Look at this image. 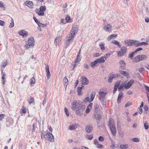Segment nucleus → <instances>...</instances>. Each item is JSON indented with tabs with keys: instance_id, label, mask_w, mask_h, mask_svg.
<instances>
[{
	"instance_id": "nucleus-30",
	"label": "nucleus",
	"mask_w": 149,
	"mask_h": 149,
	"mask_svg": "<svg viewBox=\"0 0 149 149\" xmlns=\"http://www.w3.org/2000/svg\"><path fill=\"white\" fill-rule=\"evenodd\" d=\"M129 113L128 112H127L125 113V118L126 120H127L128 122L130 121V116L129 115Z\"/></svg>"
},
{
	"instance_id": "nucleus-32",
	"label": "nucleus",
	"mask_w": 149,
	"mask_h": 149,
	"mask_svg": "<svg viewBox=\"0 0 149 149\" xmlns=\"http://www.w3.org/2000/svg\"><path fill=\"white\" fill-rule=\"evenodd\" d=\"M97 63L96 60H95L93 62H91L90 65L93 68L96 66V65L97 64Z\"/></svg>"
},
{
	"instance_id": "nucleus-64",
	"label": "nucleus",
	"mask_w": 149,
	"mask_h": 149,
	"mask_svg": "<svg viewBox=\"0 0 149 149\" xmlns=\"http://www.w3.org/2000/svg\"><path fill=\"white\" fill-rule=\"evenodd\" d=\"M144 68H141L139 69V71L141 73H143L144 72Z\"/></svg>"
},
{
	"instance_id": "nucleus-47",
	"label": "nucleus",
	"mask_w": 149,
	"mask_h": 149,
	"mask_svg": "<svg viewBox=\"0 0 149 149\" xmlns=\"http://www.w3.org/2000/svg\"><path fill=\"white\" fill-rule=\"evenodd\" d=\"M11 22L10 23L9 27L10 28H12L14 26V23L13 22V19L12 18V19L11 20Z\"/></svg>"
},
{
	"instance_id": "nucleus-55",
	"label": "nucleus",
	"mask_w": 149,
	"mask_h": 149,
	"mask_svg": "<svg viewBox=\"0 0 149 149\" xmlns=\"http://www.w3.org/2000/svg\"><path fill=\"white\" fill-rule=\"evenodd\" d=\"M35 22L37 23V24L38 25L40 23V22L38 21V19L34 16L33 17Z\"/></svg>"
},
{
	"instance_id": "nucleus-2",
	"label": "nucleus",
	"mask_w": 149,
	"mask_h": 149,
	"mask_svg": "<svg viewBox=\"0 0 149 149\" xmlns=\"http://www.w3.org/2000/svg\"><path fill=\"white\" fill-rule=\"evenodd\" d=\"M78 30L79 29L77 25H74L73 26L72 29L71 30L72 33L68 35L66 37V47H68L71 43L72 42L74 35L77 32Z\"/></svg>"
},
{
	"instance_id": "nucleus-16",
	"label": "nucleus",
	"mask_w": 149,
	"mask_h": 149,
	"mask_svg": "<svg viewBox=\"0 0 149 149\" xmlns=\"http://www.w3.org/2000/svg\"><path fill=\"white\" fill-rule=\"evenodd\" d=\"M13 123V119L12 118H8L6 121V125H12Z\"/></svg>"
},
{
	"instance_id": "nucleus-34",
	"label": "nucleus",
	"mask_w": 149,
	"mask_h": 149,
	"mask_svg": "<svg viewBox=\"0 0 149 149\" xmlns=\"http://www.w3.org/2000/svg\"><path fill=\"white\" fill-rule=\"evenodd\" d=\"M120 149H125L127 148L128 147L127 144H121L120 145Z\"/></svg>"
},
{
	"instance_id": "nucleus-36",
	"label": "nucleus",
	"mask_w": 149,
	"mask_h": 149,
	"mask_svg": "<svg viewBox=\"0 0 149 149\" xmlns=\"http://www.w3.org/2000/svg\"><path fill=\"white\" fill-rule=\"evenodd\" d=\"M34 101V99L33 97L31 96H30V98L29 100H28V102L29 104H31L33 103Z\"/></svg>"
},
{
	"instance_id": "nucleus-28",
	"label": "nucleus",
	"mask_w": 149,
	"mask_h": 149,
	"mask_svg": "<svg viewBox=\"0 0 149 149\" xmlns=\"http://www.w3.org/2000/svg\"><path fill=\"white\" fill-rule=\"evenodd\" d=\"M112 42L113 44L117 45L119 48L121 47V46L118 41L116 40H113L112 41Z\"/></svg>"
},
{
	"instance_id": "nucleus-6",
	"label": "nucleus",
	"mask_w": 149,
	"mask_h": 149,
	"mask_svg": "<svg viewBox=\"0 0 149 149\" xmlns=\"http://www.w3.org/2000/svg\"><path fill=\"white\" fill-rule=\"evenodd\" d=\"M46 139L51 142H53L54 141V138L52 133L48 131Z\"/></svg>"
},
{
	"instance_id": "nucleus-12",
	"label": "nucleus",
	"mask_w": 149,
	"mask_h": 149,
	"mask_svg": "<svg viewBox=\"0 0 149 149\" xmlns=\"http://www.w3.org/2000/svg\"><path fill=\"white\" fill-rule=\"evenodd\" d=\"M107 93L104 92V91H100L99 92V94L100 95V97L99 99H104L105 98V97Z\"/></svg>"
},
{
	"instance_id": "nucleus-27",
	"label": "nucleus",
	"mask_w": 149,
	"mask_h": 149,
	"mask_svg": "<svg viewBox=\"0 0 149 149\" xmlns=\"http://www.w3.org/2000/svg\"><path fill=\"white\" fill-rule=\"evenodd\" d=\"M125 83H121L119 86H118V91H122L123 90V87H124Z\"/></svg>"
},
{
	"instance_id": "nucleus-26",
	"label": "nucleus",
	"mask_w": 149,
	"mask_h": 149,
	"mask_svg": "<svg viewBox=\"0 0 149 149\" xmlns=\"http://www.w3.org/2000/svg\"><path fill=\"white\" fill-rule=\"evenodd\" d=\"M36 12L38 14V15L40 16H43L44 15V12L41 11V10H35Z\"/></svg>"
},
{
	"instance_id": "nucleus-63",
	"label": "nucleus",
	"mask_w": 149,
	"mask_h": 149,
	"mask_svg": "<svg viewBox=\"0 0 149 149\" xmlns=\"http://www.w3.org/2000/svg\"><path fill=\"white\" fill-rule=\"evenodd\" d=\"M38 26H39V27H44L46 26V25H45L42 24V23H41L40 22L38 24Z\"/></svg>"
},
{
	"instance_id": "nucleus-57",
	"label": "nucleus",
	"mask_w": 149,
	"mask_h": 149,
	"mask_svg": "<svg viewBox=\"0 0 149 149\" xmlns=\"http://www.w3.org/2000/svg\"><path fill=\"white\" fill-rule=\"evenodd\" d=\"M110 54H107L104 55V56L103 57H104V59L105 61L106 60L107 58L108 57H109L110 56Z\"/></svg>"
},
{
	"instance_id": "nucleus-42",
	"label": "nucleus",
	"mask_w": 149,
	"mask_h": 149,
	"mask_svg": "<svg viewBox=\"0 0 149 149\" xmlns=\"http://www.w3.org/2000/svg\"><path fill=\"white\" fill-rule=\"evenodd\" d=\"M125 54L124 53V52H122V51L120 50L119 52H118V56H121L124 55Z\"/></svg>"
},
{
	"instance_id": "nucleus-62",
	"label": "nucleus",
	"mask_w": 149,
	"mask_h": 149,
	"mask_svg": "<svg viewBox=\"0 0 149 149\" xmlns=\"http://www.w3.org/2000/svg\"><path fill=\"white\" fill-rule=\"evenodd\" d=\"M90 109H91V108L87 107L86 110V113L87 114L89 113L90 111Z\"/></svg>"
},
{
	"instance_id": "nucleus-22",
	"label": "nucleus",
	"mask_w": 149,
	"mask_h": 149,
	"mask_svg": "<svg viewBox=\"0 0 149 149\" xmlns=\"http://www.w3.org/2000/svg\"><path fill=\"white\" fill-rule=\"evenodd\" d=\"M84 86H82L81 87L78 86L77 88V92H78V95H82V93L81 91L82 89H83Z\"/></svg>"
},
{
	"instance_id": "nucleus-59",
	"label": "nucleus",
	"mask_w": 149,
	"mask_h": 149,
	"mask_svg": "<svg viewBox=\"0 0 149 149\" xmlns=\"http://www.w3.org/2000/svg\"><path fill=\"white\" fill-rule=\"evenodd\" d=\"M98 140L101 142L103 141L104 140V137L102 136H100L98 138Z\"/></svg>"
},
{
	"instance_id": "nucleus-17",
	"label": "nucleus",
	"mask_w": 149,
	"mask_h": 149,
	"mask_svg": "<svg viewBox=\"0 0 149 149\" xmlns=\"http://www.w3.org/2000/svg\"><path fill=\"white\" fill-rule=\"evenodd\" d=\"M25 3L26 5L28 6L30 8H32L33 3L31 1H27L25 2Z\"/></svg>"
},
{
	"instance_id": "nucleus-15",
	"label": "nucleus",
	"mask_w": 149,
	"mask_h": 149,
	"mask_svg": "<svg viewBox=\"0 0 149 149\" xmlns=\"http://www.w3.org/2000/svg\"><path fill=\"white\" fill-rule=\"evenodd\" d=\"M47 132H43L42 131L41 132V138L42 139H46L47 135Z\"/></svg>"
},
{
	"instance_id": "nucleus-18",
	"label": "nucleus",
	"mask_w": 149,
	"mask_h": 149,
	"mask_svg": "<svg viewBox=\"0 0 149 149\" xmlns=\"http://www.w3.org/2000/svg\"><path fill=\"white\" fill-rule=\"evenodd\" d=\"M97 63H101L105 62V60L104 59V57L102 56L96 60Z\"/></svg>"
},
{
	"instance_id": "nucleus-23",
	"label": "nucleus",
	"mask_w": 149,
	"mask_h": 149,
	"mask_svg": "<svg viewBox=\"0 0 149 149\" xmlns=\"http://www.w3.org/2000/svg\"><path fill=\"white\" fill-rule=\"evenodd\" d=\"M104 29L107 31H108L111 29L110 25L109 24H107L105 26Z\"/></svg>"
},
{
	"instance_id": "nucleus-35",
	"label": "nucleus",
	"mask_w": 149,
	"mask_h": 149,
	"mask_svg": "<svg viewBox=\"0 0 149 149\" xmlns=\"http://www.w3.org/2000/svg\"><path fill=\"white\" fill-rule=\"evenodd\" d=\"M60 38L59 37H56L54 40V44L56 45H57L59 42H60Z\"/></svg>"
},
{
	"instance_id": "nucleus-14",
	"label": "nucleus",
	"mask_w": 149,
	"mask_h": 149,
	"mask_svg": "<svg viewBox=\"0 0 149 149\" xmlns=\"http://www.w3.org/2000/svg\"><path fill=\"white\" fill-rule=\"evenodd\" d=\"M95 109H94V114H97L98 111L100 110V108L99 107V105L97 104H95L94 106Z\"/></svg>"
},
{
	"instance_id": "nucleus-48",
	"label": "nucleus",
	"mask_w": 149,
	"mask_h": 149,
	"mask_svg": "<svg viewBox=\"0 0 149 149\" xmlns=\"http://www.w3.org/2000/svg\"><path fill=\"white\" fill-rule=\"evenodd\" d=\"M64 111L66 115L67 116H69V113L66 107H65L64 109Z\"/></svg>"
},
{
	"instance_id": "nucleus-29",
	"label": "nucleus",
	"mask_w": 149,
	"mask_h": 149,
	"mask_svg": "<svg viewBox=\"0 0 149 149\" xmlns=\"http://www.w3.org/2000/svg\"><path fill=\"white\" fill-rule=\"evenodd\" d=\"M63 81L64 85L66 86V87L68 85V80L66 76L64 77L63 79Z\"/></svg>"
},
{
	"instance_id": "nucleus-49",
	"label": "nucleus",
	"mask_w": 149,
	"mask_h": 149,
	"mask_svg": "<svg viewBox=\"0 0 149 149\" xmlns=\"http://www.w3.org/2000/svg\"><path fill=\"white\" fill-rule=\"evenodd\" d=\"M113 76L114 78L120 77V75L119 73L114 74V73L113 72Z\"/></svg>"
},
{
	"instance_id": "nucleus-8",
	"label": "nucleus",
	"mask_w": 149,
	"mask_h": 149,
	"mask_svg": "<svg viewBox=\"0 0 149 149\" xmlns=\"http://www.w3.org/2000/svg\"><path fill=\"white\" fill-rule=\"evenodd\" d=\"M18 33L20 36H21L23 37L26 36L28 35L27 32L24 31V30H21L19 31Z\"/></svg>"
},
{
	"instance_id": "nucleus-54",
	"label": "nucleus",
	"mask_w": 149,
	"mask_h": 149,
	"mask_svg": "<svg viewBox=\"0 0 149 149\" xmlns=\"http://www.w3.org/2000/svg\"><path fill=\"white\" fill-rule=\"evenodd\" d=\"M122 51V52H125L124 53L125 54L126 52L127 49L125 47H122L121 48V50Z\"/></svg>"
},
{
	"instance_id": "nucleus-60",
	"label": "nucleus",
	"mask_w": 149,
	"mask_h": 149,
	"mask_svg": "<svg viewBox=\"0 0 149 149\" xmlns=\"http://www.w3.org/2000/svg\"><path fill=\"white\" fill-rule=\"evenodd\" d=\"M65 19L67 22H69L70 19V17L69 16H67L65 17Z\"/></svg>"
},
{
	"instance_id": "nucleus-3",
	"label": "nucleus",
	"mask_w": 149,
	"mask_h": 149,
	"mask_svg": "<svg viewBox=\"0 0 149 149\" xmlns=\"http://www.w3.org/2000/svg\"><path fill=\"white\" fill-rule=\"evenodd\" d=\"M108 125L110 128L111 134L114 136H115L116 133V131L115 125L113 122H112L110 119L109 121Z\"/></svg>"
},
{
	"instance_id": "nucleus-9",
	"label": "nucleus",
	"mask_w": 149,
	"mask_h": 149,
	"mask_svg": "<svg viewBox=\"0 0 149 149\" xmlns=\"http://www.w3.org/2000/svg\"><path fill=\"white\" fill-rule=\"evenodd\" d=\"M120 64L119 68L124 70L125 69V61L122 60H120L119 62Z\"/></svg>"
},
{
	"instance_id": "nucleus-44",
	"label": "nucleus",
	"mask_w": 149,
	"mask_h": 149,
	"mask_svg": "<svg viewBox=\"0 0 149 149\" xmlns=\"http://www.w3.org/2000/svg\"><path fill=\"white\" fill-rule=\"evenodd\" d=\"M33 128L32 130V132H35L36 129L37 128V124H33Z\"/></svg>"
},
{
	"instance_id": "nucleus-40",
	"label": "nucleus",
	"mask_w": 149,
	"mask_h": 149,
	"mask_svg": "<svg viewBox=\"0 0 149 149\" xmlns=\"http://www.w3.org/2000/svg\"><path fill=\"white\" fill-rule=\"evenodd\" d=\"M39 10L44 12L46 10V7L45 6H41L39 8Z\"/></svg>"
},
{
	"instance_id": "nucleus-58",
	"label": "nucleus",
	"mask_w": 149,
	"mask_h": 149,
	"mask_svg": "<svg viewBox=\"0 0 149 149\" xmlns=\"http://www.w3.org/2000/svg\"><path fill=\"white\" fill-rule=\"evenodd\" d=\"M121 82V81H117L115 83L114 85L115 86H116L117 87H118L120 84Z\"/></svg>"
},
{
	"instance_id": "nucleus-61",
	"label": "nucleus",
	"mask_w": 149,
	"mask_h": 149,
	"mask_svg": "<svg viewBox=\"0 0 149 149\" xmlns=\"http://www.w3.org/2000/svg\"><path fill=\"white\" fill-rule=\"evenodd\" d=\"M87 136H88V137L87 138L89 140L92 139L93 137V136L92 134L88 135Z\"/></svg>"
},
{
	"instance_id": "nucleus-10",
	"label": "nucleus",
	"mask_w": 149,
	"mask_h": 149,
	"mask_svg": "<svg viewBox=\"0 0 149 149\" xmlns=\"http://www.w3.org/2000/svg\"><path fill=\"white\" fill-rule=\"evenodd\" d=\"M82 84L84 85H87L89 84L88 79L85 76L82 77Z\"/></svg>"
},
{
	"instance_id": "nucleus-7",
	"label": "nucleus",
	"mask_w": 149,
	"mask_h": 149,
	"mask_svg": "<svg viewBox=\"0 0 149 149\" xmlns=\"http://www.w3.org/2000/svg\"><path fill=\"white\" fill-rule=\"evenodd\" d=\"M93 127L92 125H87L85 127V130L87 133H90L93 130Z\"/></svg>"
},
{
	"instance_id": "nucleus-39",
	"label": "nucleus",
	"mask_w": 149,
	"mask_h": 149,
	"mask_svg": "<svg viewBox=\"0 0 149 149\" xmlns=\"http://www.w3.org/2000/svg\"><path fill=\"white\" fill-rule=\"evenodd\" d=\"M7 64V61H3L2 63L1 67L2 68H4L6 65Z\"/></svg>"
},
{
	"instance_id": "nucleus-11",
	"label": "nucleus",
	"mask_w": 149,
	"mask_h": 149,
	"mask_svg": "<svg viewBox=\"0 0 149 149\" xmlns=\"http://www.w3.org/2000/svg\"><path fill=\"white\" fill-rule=\"evenodd\" d=\"M119 72L120 74H122L123 75L125 76L127 78H128L129 77V74L127 72L120 70H119Z\"/></svg>"
},
{
	"instance_id": "nucleus-50",
	"label": "nucleus",
	"mask_w": 149,
	"mask_h": 149,
	"mask_svg": "<svg viewBox=\"0 0 149 149\" xmlns=\"http://www.w3.org/2000/svg\"><path fill=\"white\" fill-rule=\"evenodd\" d=\"M132 141L135 142H137L139 141V139L138 138H135L132 139Z\"/></svg>"
},
{
	"instance_id": "nucleus-46",
	"label": "nucleus",
	"mask_w": 149,
	"mask_h": 149,
	"mask_svg": "<svg viewBox=\"0 0 149 149\" xmlns=\"http://www.w3.org/2000/svg\"><path fill=\"white\" fill-rule=\"evenodd\" d=\"M148 44V43L146 42H141L139 43L138 45L137 46H140L141 45H147Z\"/></svg>"
},
{
	"instance_id": "nucleus-51",
	"label": "nucleus",
	"mask_w": 149,
	"mask_h": 149,
	"mask_svg": "<svg viewBox=\"0 0 149 149\" xmlns=\"http://www.w3.org/2000/svg\"><path fill=\"white\" fill-rule=\"evenodd\" d=\"M47 73L46 74V77L47 78V79H49L51 77V74L50 71H48L46 72Z\"/></svg>"
},
{
	"instance_id": "nucleus-33",
	"label": "nucleus",
	"mask_w": 149,
	"mask_h": 149,
	"mask_svg": "<svg viewBox=\"0 0 149 149\" xmlns=\"http://www.w3.org/2000/svg\"><path fill=\"white\" fill-rule=\"evenodd\" d=\"M117 36V35L116 34H113L110 35L109 36L107 39L108 40H110L112 38H113L114 37H116Z\"/></svg>"
},
{
	"instance_id": "nucleus-4",
	"label": "nucleus",
	"mask_w": 149,
	"mask_h": 149,
	"mask_svg": "<svg viewBox=\"0 0 149 149\" xmlns=\"http://www.w3.org/2000/svg\"><path fill=\"white\" fill-rule=\"evenodd\" d=\"M35 45V41L34 38L31 37L28 40V43L25 45V47L26 49H28L30 48H33Z\"/></svg>"
},
{
	"instance_id": "nucleus-5",
	"label": "nucleus",
	"mask_w": 149,
	"mask_h": 149,
	"mask_svg": "<svg viewBox=\"0 0 149 149\" xmlns=\"http://www.w3.org/2000/svg\"><path fill=\"white\" fill-rule=\"evenodd\" d=\"M148 58L147 55L144 54L138 55L135 58V60L136 62H138L141 61H143L146 60Z\"/></svg>"
},
{
	"instance_id": "nucleus-31",
	"label": "nucleus",
	"mask_w": 149,
	"mask_h": 149,
	"mask_svg": "<svg viewBox=\"0 0 149 149\" xmlns=\"http://www.w3.org/2000/svg\"><path fill=\"white\" fill-rule=\"evenodd\" d=\"M81 60V57L80 56H77V58H76L75 62V64H78L79 63L80 61Z\"/></svg>"
},
{
	"instance_id": "nucleus-25",
	"label": "nucleus",
	"mask_w": 149,
	"mask_h": 149,
	"mask_svg": "<svg viewBox=\"0 0 149 149\" xmlns=\"http://www.w3.org/2000/svg\"><path fill=\"white\" fill-rule=\"evenodd\" d=\"M138 42V41L133 40H131V46L134 45L136 47H138V46H137L139 44Z\"/></svg>"
},
{
	"instance_id": "nucleus-45",
	"label": "nucleus",
	"mask_w": 149,
	"mask_h": 149,
	"mask_svg": "<svg viewBox=\"0 0 149 149\" xmlns=\"http://www.w3.org/2000/svg\"><path fill=\"white\" fill-rule=\"evenodd\" d=\"M90 99L89 98V97H87L84 99L83 101V102L84 103H85L86 102H90Z\"/></svg>"
},
{
	"instance_id": "nucleus-13",
	"label": "nucleus",
	"mask_w": 149,
	"mask_h": 149,
	"mask_svg": "<svg viewBox=\"0 0 149 149\" xmlns=\"http://www.w3.org/2000/svg\"><path fill=\"white\" fill-rule=\"evenodd\" d=\"M123 96V92H120L118 94L117 99V103L118 104H119L121 102V98Z\"/></svg>"
},
{
	"instance_id": "nucleus-52",
	"label": "nucleus",
	"mask_w": 149,
	"mask_h": 149,
	"mask_svg": "<svg viewBox=\"0 0 149 149\" xmlns=\"http://www.w3.org/2000/svg\"><path fill=\"white\" fill-rule=\"evenodd\" d=\"M0 8H4L3 10L5 9V7L3 5V3L0 1Z\"/></svg>"
},
{
	"instance_id": "nucleus-53",
	"label": "nucleus",
	"mask_w": 149,
	"mask_h": 149,
	"mask_svg": "<svg viewBox=\"0 0 149 149\" xmlns=\"http://www.w3.org/2000/svg\"><path fill=\"white\" fill-rule=\"evenodd\" d=\"M125 44L127 46H130V40H125Z\"/></svg>"
},
{
	"instance_id": "nucleus-20",
	"label": "nucleus",
	"mask_w": 149,
	"mask_h": 149,
	"mask_svg": "<svg viewBox=\"0 0 149 149\" xmlns=\"http://www.w3.org/2000/svg\"><path fill=\"white\" fill-rule=\"evenodd\" d=\"M95 94L96 92L95 91H93L92 92L90 95L91 98H90V102H92L93 100L95 98Z\"/></svg>"
},
{
	"instance_id": "nucleus-37",
	"label": "nucleus",
	"mask_w": 149,
	"mask_h": 149,
	"mask_svg": "<svg viewBox=\"0 0 149 149\" xmlns=\"http://www.w3.org/2000/svg\"><path fill=\"white\" fill-rule=\"evenodd\" d=\"M35 78L34 77H33L31 79H30V82L31 84H35Z\"/></svg>"
},
{
	"instance_id": "nucleus-41",
	"label": "nucleus",
	"mask_w": 149,
	"mask_h": 149,
	"mask_svg": "<svg viewBox=\"0 0 149 149\" xmlns=\"http://www.w3.org/2000/svg\"><path fill=\"white\" fill-rule=\"evenodd\" d=\"M104 43L102 42L101 44H100V49L102 50H104L105 49V47H104Z\"/></svg>"
},
{
	"instance_id": "nucleus-24",
	"label": "nucleus",
	"mask_w": 149,
	"mask_h": 149,
	"mask_svg": "<svg viewBox=\"0 0 149 149\" xmlns=\"http://www.w3.org/2000/svg\"><path fill=\"white\" fill-rule=\"evenodd\" d=\"M130 87V80L127 83L124 84V88L125 89H127Z\"/></svg>"
},
{
	"instance_id": "nucleus-43",
	"label": "nucleus",
	"mask_w": 149,
	"mask_h": 149,
	"mask_svg": "<svg viewBox=\"0 0 149 149\" xmlns=\"http://www.w3.org/2000/svg\"><path fill=\"white\" fill-rule=\"evenodd\" d=\"M76 128L75 125H71L69 127L68 129L70 130H73L76 129Z\"/></svg>"
},
{
	"instance_id": "nucleus-1",
	"label": "nucleus",
	"mask_w": 149,
	"mask_h": 149,
	"mask_svg": "<svg viewBox=\"0 0 149 149\" xmlns=\"http://www.w3.org/2000/svg\"><path fill=\"white\" fill-rule=\"evenodd\" d=\"M71 107L73 111H75L77 115L81 116L85 110V105L83 104L81 101L77 100L71 104Z\"/></svg>"
},
{
	"instance_id": "nucleus-56",
	"label": "nucleus",
	"mask_w": 149,
	"mask_h": 149,
	"mask_svg": "<svg viewBox=\"0 0 149 149\" xmlns=\"http://www.w3.org/2000/svg\"><path fill=\"white\" fill-rule=\"evenodd\" d=\"M26 109L25 108H23V107L21 109V113H26Z\"/></svg>"
},
{
	"instance_id": "nucleus-19",
	"label": "nucleus",
	"mask_w": 149,
	"mask_h": 149,
	"mask_svg": "<svg viewBox=\"0 0 149 149\" xmlns=\"http://www.w3.org/2000/svg\"><path fill=\"white\" fill-rule=\"evenodd\" d=\"M113 78H114V77L113 76V72H111L109 74V77L108 79V82L109 83L112 82Z\"/></svg>"
},
{
	"instance_id": "nucleus-38",
	"label": "nucleus",
	"mask_w": 149,
	"mask_h": 149,
	"mask_svg": "<svg viewBox=\"0 0 149 149\" xmlns=\"http://www.w3.org/2000/svg\"><path fill=\"white\" fill-rule=\"evenodd\" d=\"M101 101L102 104L103 105H105L106 103V99H99Z\"/></svg>"
},
{
	"instance_id": "nucleus-21",
	"label": "nucleus",
	"mask_w": 149,
	"mask_h": 149,
	"mask_svg": "<svg viewBox=\"0 0 149 149\" xmlns=\"http://www.w3.org/2000/svg\"><path fill=\"white\" fill-rule=\"evenodd\" d=\"M94 118L97 120H100L102 118V115L99 114H94Z\"/></svg>"
}]
</instances>
